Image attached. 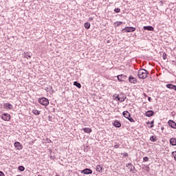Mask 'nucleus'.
<instances>
[{
    "mask_svg": "<svg viewBox=\"0 0 176 176\" xmlns=\"http://www.w3.org/2000/svg\"><path fill=\"white\" fill-rule=\"evenodd\" d=\"M122 155H123L124 157H127V156H129V153H124Z\"/></svg>",
    "mask_w": 176,
    "mask_h": 176,
    "instance_id": "nucleus-34",
    "label": "nucleus"
},
{
    "mask_svg": "<svg viewBox=\"0 0 176 176\" xmlns=\"http://www.w3.org/2000/svg\"><path fill=\"white\" fill-rule=\"evenodd\" d=\"M18 170H19V171L23 172L25 170V167H24V166H22V165L19 166Z\"/></svg>",
    "mask_w": 176,
    "mask_h": 176,
    "instance_id": "nucleus-24",
    "label": "nucleus"
},
{
    "mask_svg": "<svg viewBox=\"0 0 176 176\" xmlns=\"http://www.w3.org/2000/svg\"><path fill=\"white\" fill-rule=\"evenodd\" d=\"M89 149H90V146H86L84 147V152H89Z\"/></svg>",
    "mask_w": 176,
    "mask_h": 176,
    "instance_id": "nucleus-28",
    "label": "nucleus"
},
{
    "mask_svg": "<svg viewBox=\"0 0 176 176\" xmlns=\"http://www.w3.org/2000/svg\"><path fill=\"white\" fill-rule=\"evenodd\" d=\"M148 74H149V72H148L146 69H140L138 72V76L140 79H146V78H148Z\"/></svg>",
    "mask_w": 176,
    "mask_h": 176,
    "instance_id": "nucleus-1",
    "label": "nucleus"
},
{
    "mask_svg": "<svg viewBox=\"0 0 176 176\" xmlns=\"http://www.w3.org/2000/svg\"><path fill=\"white\" fill-rule=\"evenodd\" d=\"M144 30L147 31H153L154 28L152 26H144Z\"/></svg>",
    "mask_w": 176,
    "mask_h": 176,
    "instance_id": "nucleus-22",
    "label": "nucleus"
},
{
    "mask_svg": "<svg viewBox=\"0 0 176 176\" xmlns=\"http://www.w3.org/2000/svg\"><path fill=\"white\" fill-rule=\"evenodd\" d=\"M23 56L25 57V58H32V54L30 52H23Z\"/></svg>",
    "mask_w": 176,
    "mask_h": 176,
    "instance_id": "nucleus-10",
    "label": "nucleus"
},
{
    "mask_svg": "<svg viewBox=\"0 0 176 176\" xmlns=\"http://www.w3.org/2000/svg\"><path fill=\"white\" fill-rule=\"evenodd\" d=\"M161 130H164V126H162V127H161Z\"/></svg>",
    "mask_w": 176,
    "mask_h": 176,
    "instance_id": "nucleus-44",
    "label": "nucleus"
},
{
    "mask_svg": "<svg viewBox=\"0 0 176 176\" xmlns=\"http://www.w3.org/2000/svg\"><path fill=\"white\" fill-rule=\"evenodd\" d=\"M162 57H163L164 60H166V58H167V54L164 52L163 54H162Z\"/></svg>",
    "mask_w": 176,
    "mask_h": 176,
    "instance_id": "nucleus-29",
    "label": "nucleus"
},
{
    "mask_svg": "<svg viewBox=\"0 0 176 176\" xmlns=\"http://www.w3.org/2000/svg\"><path fill=\"white\" fill-rule=\"evenodd\" d=\"M144 97H146V95L144 94Z\"/></svg>",
    "mask_w": 176,
    "mask_h": 176,
    "instance_id": "nucleus-45",
    "label": "nucleus"
},
{
    "mask_svg": "<svg viewBox=\"0 0 176 176\" xmlns=\"http://www.w3.org/2000/svg\"><path fill=\"white\" fill-rule=\"evenodd\" d=\"M48 109V112H54V113L56 112V109L54 108L53 107H50V109Z\"/></svg>",
    "mask_w": 176,
    "mask_h": 176,
    "instance_id": "nucleus-26",
    "label": "nucleus"
},
{
    "mask_svg": "<svg viewBox=\"0 0 176 176\" xmlns=\"http://www.w3.org/2000/svg\"><path fill=\"white\" fill-rule=\"evenodd\" d=\"M114 12H115L116 13H119V12H120V8H116V9L114 10Z\"/></svg>",
    "mask_w": 176,
    "mask_h": 176,
    "instance_id": "nucleus-31",
    "label": "nucleus"
},
{
    "mask_svg": "<svg viewBox=\"0 0 176 176\" xmlns=\"http://www.w3.org/2000/svg\"><path fill=\"white\" fill-rule=\"evenodd\" d=\"M126 78H127V76L124 74L117 76V78L120 82H124Z\"/></svg>",
    "mask_w": 176,
    "mask_h": 176,
    "instance_id": "nucleus-8",
    "label": "nucleus"
},
{
    "mask_svg": "<svg viewBox=\"0 0 176 176\" xmlns=\"http://www.w3.org/2000/svg\"><path fill=\"white\" fill-rule=\"evenodd\" d=\"M50 159L52 160H54V159H56V157L55 156H52V155H50Z\"/></svg>",
    "mask_w": 176,
    "mask_h": 176,
    "instance_id": "nucleus-36",
    "label": "nucleus"
},
{
    "mask_svg": "<svg viewBox=\"0 0 176 176\" xmlns=\"http://www.w3.org/2000/svg\"><path fill=\"white\" fill-rule=\"evenodd\" d=\"M74 86H76V87H77L78 89H81L82 87V85H80V82H78V81H74L73 82Z\"/></svg>",
    "mask_w": 176,
    "mask_h": 176,
    "instance_id": "nucleus-20",
    "label": "nucleus"
},
{
    "mask_svg": "<svg viewBox=\"0 0 176 176\" xmlns=\"http://www.w3.org/2000/svg\"><path fill=\"white\" fill-rule=\"evenodd\" d=\"M124 32H134L135 31V28L134 27H126L122 30Z\"/></svg>",
    "mask_w": 176,
    "mask_h": 176,
    "instance_id": "nucleus-7",
    "label": "nucleus"
},
{
    "mask_svg": "<svg viewBox=\"0 0 176 176\" xmlns=\"http://www.w3.org/2000/svg\"><path fill=\"white\" fill-rule=\"evenodd\" d=\"M84 27L86 28V30H89L91 27L90 23H85Z\"/></svg>",
    "mask_w": 176,
    "mask_h": 176,
    "instance_id": "nucleus-25",
    "label": "nucleus"
},
{
    "mask_svg": "<svg viewBox=\"0 0 176 176\" xmlns=\"http://www.w3.org/2000/svg\"><path fill=\"white\" fill-rule=\"evenodd\" d=\"M118 25H120V24H118Z\"/></svg>",
    "mask_w": 176,
    "mask_h": 176,
    "instance_id": "nucleus-49",
    "label": "nucleus"
},
{
    "mask_svg": "<svg viewBox=\"0 0 176 176\" xmlns=\"http://www.w3.org/2000/svg\"><path fill=\"white\" fill-rule=\"evenodd\" d=\"M46 141H47V144H52V140H50V139H49V138H47L46 139Z\"/></svg>",
    "mask_w": 176,
    "mask_h": 176,
    "instance_id": "nucleus-33",
    "label": "nucleus"
},
{
    "mask_svg": "<svg viewBox=\"0 0 176 176\" xmlns=\"http://www.w3.org/2000/svg\"><path fill=\"white\" fill-rule=\"evenodd\" d=\"M38 102L41 104V105H43V107H45V109H47V107L49 106L50 102L49 99L45 97H41L38 99Z\"/></svg>",
    "mask_w": 176,
    "mask_h": 176,
    "instance_id": "nucleus-2",
    "label": "nucleus"
},
{
    "mask_svg": "<svg viewBox=\"0 0 176 176\" xmlns=\"http://www.w3.org/2000/svg\"><path fill=\"white\" fill-rule=\"evenodd\" d=\"M169 142L170 145L173 146H176V138H171L169 140Z\"/></svg>",
    "mask_w": 176,
    "mask_h": 176,
    "instance_id": "nucleus-16",
    "label": "nucleus"
},
{
    "mask_svg": "<svg viewBox=\"0 0 176 176\" xmlns=\"http://www.w3.org/2000/svg\"><path fill=\"white\" fill-rule=\"evenodd\" d=\"M155 115V111L152 110H148L145 113V116H147V118H151V116H153Z\"/></svg>",
    "mask_w": 176,
    "mask_h": 176,
    "instance_id": "nucleus-13",
    "label": "nucleus"
},
{
    "mask_svg": "<svg viewBox=\"0 0 176 176\" xmlns=\"http://www.w3.org/2000/svg\"><path fill=\"white\" fill-rule=\"evenodd\" d=\"M114 148H119V144H116V145H114Z\"/></svg>",
    "mask_w": 176,
    "mask_h": 176,
    "instance_id": "nucleus-38",
    "label": "nucleus"
},
{
    "mask_svg": "<svg viewBox=\"0 0 176 176\" xmlns=\"http://www.w3.org/2000/svg\"><path fill=\"white\" fill-rule=\"evenodd\" d=\"M81 174H85L86 175H89L90 174H93V170L91 168H86L82 170H80Z\"/></svg>",
    "mask_w": 176,
    "mask_h": 176,
    "instance_id": "nucleus-5",
    "label": "nucleus"
},
{
    "mask_svg": "<svg viewBox=\"0 0 176 176\" xmlns=\"http://www.w3.org/2000/svg\"><path fill=\"white\" fill-rule=\"evenodd\" d=\"M129 83H133V85H135V83H137V78L133 77V76H130L129 78Z\"/></svg>",
    "mask_w": 176,
    "mask_h": 176,
    "instance_id": "nucleus-11",
    "label": "nucleus"
},
{
    "mask_svg": "<svg viewBox=\"0 0 176 176\" xmlns=\"http://www.w3.org/2000/svg\"><path fill=\"white\" fill-rule=\"evenodd\" d=\"M109 40L107 41V43H109Z\"/></svg>",
    "mask_w": 176,
    "mask_h": 176,
    "instance_id": "nucleus-48",
    "label": "nucleus"
},
{
    "mask_svg": "<svg viewBox=\"0 0 176 176\" xmlns=\"http://www.w3.org/2000/svg\"><path fill=\"white\" fill-rule=\"evenodd\" d=\"M50 89L52 90V93L54 91V90L53 89V87H50Z\"/></svg>",
    "mask_w": 176,
    "mask_h": 176,
    "instance_id": "nucleus-41",
    "label": "nucleus"
},
{
    "mask_svg": "<svg viewBox=\"0 0 176 176\" xmlns=\"http://www.w3.org/2000/svg\"><path fill=\"white\" fill-rule=\"evenodd\" d=\"M32 113L33 115H35V116H38V115H41V111L36 110V109H33L32 111Z\"/></svg>",
    "mask_w": 176,
    "mask_h": 176,
    "instance_id": "nucleus-21",
    "label": "nucleus"
},
{
    "mask_svg": "<svg viewBox=\"0 0 176 176\" xmlns=\"http://www.w3.org/2000/svg\"><path fill=\"white\" fill-rule=\"evenodd\" d=\"M55 176H60V175H56Z\"/></svg>",
    "mask_w": 176,
    "mask_h": 176,
    "instance_id": "nucleus-46",
    "label": "nucleus"
},
{
    "mask_svg": "<svg viewBox=\"0 0 176 176\" xmlns=\"http://www.w3.org/2000/svg\"><path fill=\"white\" fill-rule=\"evenodd\" d=\"M150 141H152V142H156V136H151L150 138Z\"/></svg>",
    "mask_w": 176,
    "mask_h": 176,
    "instance_id": "nucleus-27",
    "label": "nucleus"
},
{
    "mask_svg": "<svg viewBox=\"0 0 176 176\" xmlns=\"http://www.w3.org/2000/svg\"><path fill=\"white\" fill-rule=\"evenodd\" d=\"M82 130H83L84 133H86L87 134H90V133H91V131H93L91 128H87V127L83 128Z\"/></svg>",
    "mask_w": 176,
    "mask_h": 176,
    "instance_id": "nucleus-18",
    "label": "nucleus"
},
{
    "mask_svg": "<svg viewBox=\"0 0 176 176\" xmlns=\"http://www.w3.org/2000/svg\"><path fill=\"white\" fill-rule=\"evenodd\" d=\"M153 123H155V121H154V120H152V121L150 122V124H153Z\"/></svg>",
    "mask_w": 176,
    "mask_h": 176,
    "instance_id": "nucleus-42",
    "label": "nucleus"
},
{
    "mask_svg": "<svg viewBox=\"0 0 176 176\" xmlns=\"http://www.w3.org/2000/svg\"><path fill=\"white\" fill-rule=\"evenodd\" d=\"M1 119L4 120V122H10V119H12V116L8 113H3L1 114Z\"/></svg>",
    "mask_w": 176,
    "mask_h": 176,
    "instance_id": "nucleus-4",
    "label": "nucleus"
},
{
    "mask_svg": "<svg viewBox=\"0 0 176 176\" xmlns=\"http://www.w3.org/2000/svg\"><path fill=\"white\" fill-rule=\"evenodd\" d=\"M128 120H129V122H134V119H133V118H131V116L128 118Z\"/></svg>",
    "mask_w": 176,
    "mask_h": 176,
    "instance_id": "nucleus-32",
    "label": "nucleus"
},
{
    "mask_svg": "<svg viewBox=\"0 0 176 176\" xmlns=\"http://www.w3.org/2000/svg\"><path fill=\"white\" fill-rule=\"evenodd\" d=\"M14 146L16 148L18 151H21L23 149V144L20 143V142H15L14 143Z\"/></svg>",
    "mask_w": 176,
    "mask_h": 176,
    "instance_id": "nucleus-6",
    "label": "nucleus"
},
{
    "mask_svg": "<svg viewBox=\"0 0 176 176\" xmlns=\"http://www.w3.org/2000/svg\"><path fill=\"white\" fill-rule=\"evenodd\" d=\"M122 115L124 118H126V119H128L131 116V114L127 111H123Z\"/></svg>",
    "mask_w": 176,
    "mask_h": 176,
    "instance_id": "nucleus-19",
    "label": "nucleus"
},
{
    "mask_svg": "<svg viewBox=\"0 0 176 176\" xmlns=\"http://www.w3.org/2000/svg\"><path fill=\"white\" fill-rule=\"evenodd\" d=\"M168 125L170 126V127H171L172 129H176V123L175 122H174L173 120H170L168 122Z\"/></svg>",
    "mask_w": 176,
    "mask_h": 176,
    "instance_id": "nucleus-12",
    "label": "nucleus"
},
{
    "mask_svg": "<svg viewBox=\"0 0 176 176\" xmlns=\"http://www.w3.org/2000/svg\"><path fill=\"white\" fill-rule=\"evenodd\" d=\"M126 94L121 93L120 94H114L113 96V98L114 100H117V101H120V102H123L124 100H126Z\"/></svg>",
    "mask_w": 176,
    "mask_h": 176,
    "instance_id": "nucleus-3",
    "label": "nucleus"
},
{
    "mask_svg": "<svg viewBox=\"0 0 176 176\" xmlns=\"http://www.w3.org/2000/svg\"><path fill=\"white\" fill-rule=\"evenodd\" d=\"M113 125L114 126V127H117V128L122 127V124L120 123V122L118 120H115L113 122Z\"/></svg>",
    "mask_w": 176,
    "mask_h": 176,
    "instance_id": "nucleus-15",
    "label": "nucleus"
},
{
    "mask_svg": "<svg viewBox=\"0 0 176 176\" xmlns=\"http://www.w3.org/2000/svg\"><path fill=\"white\" fill-rule=\"evenodd\" d=\"M38 176H42V175H38Z\"/></svg>",
    "mask_w": 176,
    "mask_h": 176,
    "instance_id": "nucleus-47",
    "label": "nucleus"
},
{
    "mask_svg": "<svg viewBox=\"0 0 176 176\" xmlns=\"http://www.w3.org/2000/svg\"><path fill=\"white\" fill-rule=\"evenodd\" d=\"M0 176H6L5 173H3L2 170H0Z\"/></svg>",
    "mask_w": 176,
    "mask_h": 176,
    "instance_id": "nucleus-37",
    "label": "nucleus"
},
{
    "mask_svg": "<svg viewBox=\"0 0 176 176\" xmlns=\"http://www.w3.org/2000/svg\"><path fill=\"white\" fill-rule=\"evenodd\" d=\"M148 100L151 102V101H152V98L148 97Z\"/></svg>",
    "mask_w": 176,
    "mask_h": 176,
    "instance_id": "nucleus-39",
    "label": "nucleus"
},
{
    "mask_svg": "<svg viewBox=\"0 0 176 176\" xmlns=\"http://www.w3.org/2000/svg\"><path fill=\"white\" fill-rule=\"evenodd\" d=\"M52 119H53V118H52V116H48V120H49L50 122H52Z\"/></svg>",
    "mask_w": 176,
    "mask_h": 176,
    "instance_id": "nucleus-35",
    "label": "nucleus"
},
{
    "mask_svg": "<svg viewBox=\"0 0 176 176\" xmlns=\"http://www.w3.org/2000/svg\"><path fill=\"white\" fill-rule=\"evenodd\" d=\"M3 108L4 109H9V110H12L13 109V105L9 102L8 103H4L3 104Z\"/></svg>",
    "mask_w": 176,
    "mask_h": 176,
    "instance_id": "nucleus-9",
    "label": "nucleus"
},
{
    "mask_svg": "<svg viewBox=\"0 0 176 176\" xmlns=\"http://www.w3.org/2000/svg\"><path fill=\"white\" fill-rule=\"evenodd\" d=\"M103 168L101 166V165H98L96 166V171H98L99 173H102Z\"/></svg>",
    "mask_w": 176,
    "mask_h": 176,
    "instance_id": "nucleus-23",
    "label": "nucleus"
},
{
    "mask_svg": "<svg viewBox=\"0 0 176 176\" xmlns=\"http://www.w3.org/2000/svg\"><path fill=\"white\" fill-rule=\"evenodd\" d=\"M143 160H144V162H148V161H149V157H144L143 158Z\"/></svg>",
    "mask_w": 176,
    "mask_h": 176,
    "instance_id": "nucleus-30",
    "label": "nucleus"
},
{
    "mask_svg": "<svg viewBox=\"0 0 176 176\" xmlns=\"http://www.w3.org/2000/svg\"><path fill=\"white\" fill-rule=\"evenodd\" d=\"M146 124H151V122L148 121V122H146Z\"/></svg>",
    "mask_w": 176,
    "mask_h": 176,
    "instance_id": "nucleus-43",
    "label": "nucleus"
},
{
    "mask_svg": "<svg viewBox=\"0 0 176 176\" xmlns=\"http://www.w3.org/2000/svg\"><path fill=\"white\" fill-rule=\"evenodd\" d=\"M166 87H167V89H170V90H175V91H176V85H174L173 84H167L166 85Z\"/></svg>",
    "mask_w": 176,
    "mask_h": 176,
    "instance_id": "nucleus-14",
    "label": "nucleus"
},
{
    "mask_svg": "<svg viewBox=\"0 0 176 176\" xmlns=\"http://www.w3.org/2000/svg\"><path fill=\"white\" fill-rule=\"evenodd\" d=\"M153 127H155V125H153V124H151V125L150 126V129H152V128H153Z\"/></svg>",
    "mask_w": 176,
    "mask_h": 176,
    "instance_id": "nucleus-40",
    "label": "nucleus"
},
{
    "mask_svg": "<svg viewBox=\"0 0 176 176\" xmlns=\"http://www.w3.org/2000/svg\"><path fill=\"white\" fill-rule=\"evenodd\" d=\"M126 167H129V168L130 169V171H134V170H135V167L133 166L132 163L126 164Z\"/></svg>",
    "mask_w": 176,
    "mask_h": 176,
    "instance_id": "nucleus-17",
    "label": "nucleus"
},
{
    "mask_svg": "<svg viewBox=\"0 0 176 176\" xmlns=\"http://www.w3.org/2000/svg\"><path fill=\"white\" fill-rule=\"evenodd\" d=\"M119 23H122L121 21H119Z\"/></svg>",
    "mask_w": 176,
    "mask_h": 176,
    "instance_id": "nucleus-50",
    "label": "nucleus"
}]
</instances>
